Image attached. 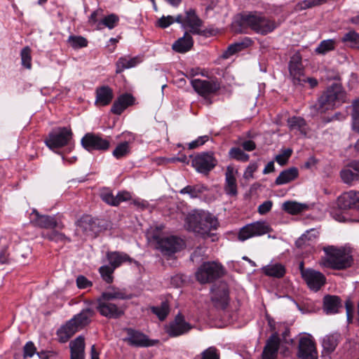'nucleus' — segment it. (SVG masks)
<instances>
[{"instance_id": "f257e3e1", "label": "nucleus", "mask_w": 359, "mask_h": 359, "mask_svg": "<svg viewBox=\"0 0 359 359\" xmlns=\"http://www.w3.org/2000/svg\"><path fill=\"white\" fill-rule=\"evenodd\" d=\"M185 224L188 230L205 236H209L212 230L217 229L218 220L210 212L194 210L187 216Z\"/></svg>"}, {"instance_id": "f03ea898", "label": "nucleus", "mask_w": 359, "mask_h": 359, "mask_svg": "<svg viewBox=\"0 0 359 359\" xmlns=\"http://www.w3.org/2000/svg\"><path fill=\"white\" fill-rule=\"evenodd\" d=\"M240 25L242 27L250 28L257 34L266 35L272 32L279 24L262 13L250 12L241 16Z\"/></svg>"}, {"instance_id": "7ed1b4c3", "label": "nucleus", "mask_w": 359, "mask_h": 359, "mask_svg": "<svg viewBox=\"0 0 359 359\" xmlns=\"http://www.w3.org/2000/svg\"><path fill=\"white\" fill-rule=\"evenodd\" d=\"M325 255L319 261L320 266L334 270H342L349 267L352 259L342 248H337L332 245L323 248Z\"/></svg>"}, {"instance_id": "20e7f679", "label": "nucleus", "mask_w": 359, "mask_h": 359, "mask_svg": "<svg viewBox=\"0 0 359 359\" xmlns=\"http://www.w3.org/2000/svg\"><path fill=\"white\" fill-rule=\"evenodd\" d=\"M346 102V93L340 83H333L320 95L316 104L319 112L323 113L334 106Z\"/></svg>"}, {"instance_id": "39448f33", "label": "nucleus", "mask_w": 359, "mask_h": 359, "mask_svg": "<svg viewBox=\"0 0 359 359\" xmlns=\"http://www.w3.org/2000/svg\"><path fill=\"white\" fill-rule=\"evenodd\" d=\"M224 273L225 269L220 263L205 262L198 268L195 276L201 284H206L219 279Z\"/></svg>"}, {"instance_id": "423d86ee", "label": "nucleus", "mask_w": 359, "mask_h": 359, "mask_svg": "<svg viewBox=\"0 0 359 359\" xmlns=\"http://www.w3.org/2000/svg\"><path fill=\"white\" fill-rule=\"evenodd\" d=\"M191 85L199 95L208 100V104H212V101L208 99L209 97L216 95L221 88V83L217 79L210 80L194 79L191 80Z\"/></svg>"}, {"instance_id": "0eeeda50", "label": "nucleus", "mask_w": 359, "mask_h": 359, "mask_svg": "<svg viewBox=\"0 0 359 359\" xmlns=\"http://www.w3.org/2000/svg\"><path fill=\"white\" fill-rule=\"evenodd\" d=\"M272 231L271 226L265 221L248 224L240 229L238 239L245 241L253 237L262 236Z\"/></svg>"}, {"instance_id": "6e6552de", "label": "nucleus", "mask_w": 359, "mask_h": 359, "mask_svg": "<svg viewBox=\"0 0 359 359\" xmlns=\"http://www.w3.org/2000/svg\"><path fill=\"white\" fill-rule=\"evenodd\" d=\"M217 164V160L212 151L197 154L191 161L195 170L204 175H208Z\"/></svg>"}, {"instance_id": "1a4fd4ad", "label": "nucleus", "mask_w": 359, "mask_h": 359, "mask_svg": "<svg viewBox=\"0 0 359 359\" xmlns=\"http://www.w3.org/2000/svg\"><path fill=\"white\" fill-rule=\"evenodd\" d=\"M72 136L73 133L71 128L67 127L58 128L49 133L45 143L50 149H59L67 145Z\"/></svg>"}, {"instance_id": "9d476101", "label": "nucleus", "mask_w": 359, "mask_h": 359, "mask_svg": "<svg viewBox=\"0 0 359 359\" xmlns=\"http://www.w3.org/2000/svg\"><path fill=\"white\" fill-rule=\"evenodd\" d=\"M153 238L157 243L156 248L164 255H172L181 250L184 245L183 240L175 236L161 237L155 235Z\"/></svg>"}, {"instance_id": "9b49d317", "label": "nucleus", "mask_w": 359, "mask_h": 359, "mask_svg": "<svg viewBox=\"0 0 359 359\" xmlns=\"http://www.w3.org/2000/svg\"><path fill=\"white\" fill-rule=\"evenodd\" d=\"M302 60L301 54L295 53L290 57L288 64L290 78L294 86H302L306 83V76Z\"/></svg>"}, {"instance_id": "f8f14e48", "label": "nucleus", "mask_w": 359, "mask_h": 359, "mask_svg": "<svg viewBox=\"0 0 359 359\" xmlns=\"http://www.w3.org/2000/svg\"><path fill=\"white\" fill-rule=\"evenodd\" d=\"M193 327V325L185 320L184 316L179 313L174 320L165 327V332L170 337H177L187 334Z\"/></svg>"}, {"instance_id": "ddd939ff", "label": "nucleus", "mask_w": 359, "mask_h": 359, "mask_svg": "<svg viewBox=\"0 0 359 359\" xmlns=\"http://www.w3.org/2000/svg\"><path fill=\"white\" fill-rule=\"evenodd\" d=\"M82 147L88 151H107L109 149L110 142L102 138L100 135L93 133H86L81 140Z\"/></svg>"}, {"instance_id": "4468645a", "label": "nucleus", "mask_w": 359, "mask_h": 359, "mask_svg": "<svg viewBox=\"0 0 359 359\" xmlns=\"http://www.w3.org/2000/svg\"><path fill=\"white\" fill-rule=\"evenodd\" d=\"M127 337L123 341L135 347H149L156 345L158 340L149 339L144 333L133 328H126Z\"/></svg>"}, {"instance_id": "2eb2a0df", "label": "nucleus", "mask_w": 359, "mask_h": 359, "mask_svg": "<svg viewBox=\"0 0 359 359\" xmlns=\"http://www.w3.org/2000/svg\"><path fill=\"white\" fill-rule=\"evenodd\" d=\"M101 296L97 299V309L100 313L108 318H118L124 314V307L118 306Z\"/></svg>"}, {"instance_id": "dca6fc26", "label": "nucleus", "mask_w": 359, "mask_h": 359, "mask_svg": "<svg viewBox=\"0 0 359 359\" xmlns=\"http://www.w3.org/2000/svg\"><path fill=\"white\" fill-rule=\"evenodd\" d=\"M297 356L300 359H318L316 344L311 336L299 339Z\"/></svg>"}, {"instance_id": "f3484780", "label": "nucleus", "mask_w": 359, "mask_h": 359, "mask_svg": "<svg viewBox=\"0 0 359 359\" xmlns=\"http://www.w3.org/2000/svg\"><path fill=\"white\" fill-rule=\"evenodd\" d=\"M31 215V222L36 226L43 229L64 228V224L61 222H57L54 216L40 215L36 210L32 211Z\"/></svg>"}, {"instance_id": "a211bd4d", "label": "nucleus", "mask_w": 359, "mask_h": 359, "mask_svg": "<svg viewBox=\"0 0 359 359\" xmlns=\"http://www.w3.org/2000/svg\"><path fill=\"white\" fill-rule=\"evenodd\" d=\"M211 300L215 306L224 309L229 302V287L225 282L214 285L211 288Z\"/></svg>"}, {"instance_id": "6ab92c4d", "label": "nucleus", "mask_w": 359, "mask_h": 359, "mask_svg": "<svg viewBox=\"0 0 359 359\" xmlns=\"http://www.w3.org/2000/svg\"><path fill=\"white\" fill-rule=\"evenodd\" d=\"M303 279L309 288L313 291H318L326 283L323 273L313 269H307L303 273Z\"/></svg>"}, {"instance_id": "aec40b11", "label": "nucleus", "mask_w": 359, "mask_h": 359, "mask_svg": "<svg viewBox=\"0 0 359 359\" xmlns=\"http://www.w3.org/2000/svg\"><path fill=\"white\" fill-rule=\"evenodd\" d=\"M185 13L186 16L184 19L183 27L189 28V32L191 34H203V32L201 29L203 21L196 15L195 10L190 8Z\"/></svg>"}, {"instance_id": "412c9836", "label": "nucleus", "mask_w": 359, "mask_h": 359, "mask_svg": "<svg viewBox=\"0 0 359 359\" xmlns=\"http://www.w3.org/2000/svg\"><path fill=\"white\" fill-rule=\"evenodd\" d=\"M237 173L238 170L235 169L233 165H229L226 167L224 190L226 194L231 196H236L238 194V186L236 177Z\"/></svg>"}, {"instance_id": "4be33fe9", "label": "nucleus", "mask_w": 359, "mask_h": 359, "mask_svg": "<svg viewBox=\"0 0 359 359\" xmlns=\"http://www.w3.org/2000/svg\"><path fill=\"white\" fill-rule=\"evenodd\" d=\"M100 195L104 202L112 206H117L121 202L127 201L131 198L130 194L128 191H121L114 196L112 191L107 188L102 189Z\"/></svg>"}, {"instance_id": "5701e85b", "label": "nucleus", "mask_w": 359, "mask_h": 359, "mask_svg": "<svg viewBox=\"0 0 359 359\" xmlns=\"http://www.w3.org/2000/svg\"><path fill=\"white\" fill-rule=\"evenodd\" d=\"M280 346L278 334L275 332L266 341L262 352V359H276Z\"/></svg>"}, {"instance_id": "b1692460", "label": "nucleus", "mask_w": 359, "mask_h": 359, "mask_svg": "<svg viewBox=\"0 0 359 359\" xmlns=\"http://www.w3.org/2000/svg\"><path fill=\"white\" fill-rule=\"evenodd\" d=\"M338 205L341 208H359V191H350L338 198Z\"/></svg>"}, {"instance_id": "393cba45", "label": "nucleus", "mask_w": 359, "mask_h": 359, "mask_svg": "<svg viewBox=\"0 0 359 359\" xmlns=\"http://www.w3.org/2000/svg\"><path fill=\"white\" fill-rule=\"evenodd\" d=\"M135 102V97L129 93H124L118 97L111 108V113L120 115L128 107Z\"/></svg>"}, {"instance_id": "a878e982", "label": "nucleus", "mask_w": 359, "mask_h": 359, "mask_svg": "<svg viewBox=\"0 0 359 359\" xmlns=\"http://www.w3.org/2000/svg\"><path fill=\"white\" fill-rule=\"evenodd\" d=\"M95 95V104L100 107L109 104L114 98L113 90L108 86H102L97 88Z\"/></svg>"}, {"instance_id": "bb28decb", "label": "nucleus", "mask_w": 359, "mask_h": 359, "mask_svg": "<svg viewBox=\"0 0 359 359\" xmlns=\"http://www.w3.org/2000/svg\"><path fill=\"white\" fill-rule=\"evenodd\" d=\"M70 359H85V339L83 336L77 337L69 344Z\"/></svg>"}, {"instance_id": "cd10ccee", "label": "nucleus", "mask_w": 359, "mask_h": 359, "mask_svg": "<svg viewBox=\"0 0 359 359\" xmlns=\"http://www.w3.org/2000/svg\"><path fill=\"white\" fill-rule=\"evenodd\" d=\"M80 328L72 318L67 323L62 325L57 332V334L61 342H66L71 338Z\"/></svg>"}, {"instance_id": "c85d7f7f", "label": "nucleus", "mask_w": 359, "mask_h": 359, "mask_svg": "<svg viewBox=\"0 0 359 359\" xmlns=\"http://www.w3.org/2000/svg\"><path fill=\"white\" fill-rule=\"evenodd\" d=\"M342 307L341 299L334 295H326L323 299V309L327 314L338 313Z\"/></svg>"}, {"instance_id": "c756f323", "label": "nucleus", "mask_w": 359, "mask_h": 359, "mask_svg": "<svg viewBox=\"0 0 359 359\" xmlns=\"http://www.w3.org/2000/svg\"><path fill=\"white\" fill-rule=\"evenodd\" d=\"M102 297L105 299H130L133 294L127 292L124 288H118L111 287H109L106 292H102Z\"/></svg>"}, {"instance_id": "7c9ffc66", "label": "nucleus", "mask_w": 359, "mask_h": 359, "mask_svg": "<svg viewBox=\"0 0 359 359\" xmlns=\"http://www.w3.org/2000/svg\"><path fill=\"white\" fill-rule=\"evenodd\" d=\"M194 41L189 32H186L184 36L177 39L172 44V49L180 53L189 51L193 46Z\"/></svg>"}, {"instance_id": "2f4dec72", "label": "nucleus", "mask_w": 359, "mask_h": 359, "mask_svg": "<svg viewBox=\"0 0 359 359\" xmlns=\"http://www.w3.org/2000/svg\"><path fill=\"white\" fill-rule=\"evenodd\" d=\"M107 258L109 264L114 269L120 266L123 263L131 262L133 259L126 253L120 252H109L107 254Z\"/></svg>"}, {"instance_id": "473e14b6", "label": "nucleus", "mask_w": 359, "mask_h": 359, "mask_svg": "<svg viewBox=\"0 0 359 359\" xmlns=\"http://www.w3.org/2000/svg\"><path fill=\"white\" fill-rule=\"evenodd\" d=\"M299 176V170L295 167H292L288 169H285L280 172L279 175L275 180L276 185H282L287 184L292 181L296 180Z\"/></svg>"}, {"instance_id": "72a5a7b5", "label": "nucleus", "mask_w": 359, "mask_h": 359, "mask_svg": "<svg viewBox=\"0 0 359 359\" xmlns=\"http://www.w3.org/2000/svg\"><path fill=\"white\" fill-rule=\"evenodd\" d=\"M316 238V234L314 230L307 231L306 233L303 234L296 241L295 245L299 249L309 251L312 248L313 241Z\"/></svg>"}, {"instance_id": "f704fd0d", "label": "nucleus", "mask_w": 359, "mask_h": 359, "mask_svg": "<svg viewBox=\"0 0 359 359\" xmlns=\"http://www.w3.org/2000/svg\"><path fill=\"white\" fill-rule=\"evenodd\" d=\"M252 41L248 37H245L241 41L231 44L223 53L224 58H229L235 53L250 47L252 44Z\"/></svg>"}, {"instance_id": "c9c22d12", "label": "nucleus", "mask_w": 359, "mask_h": 359, "mask_svg": "<svg viewBox=\"0 0 359 359\" xmlns=\"http://www.w3.org/2000/svg\"><path fill=\"white\" fill-rule=\"evenodd\" d=\"M340 339L341 335L338 332L329 334L325 336L322 341L324 351L328 353L333 352L337 346Z\"/></svg>"}, {"instance_id": "e433bc0d", "label": "nucleus", "mask_w": 359, "mask_h": 359, "mask_svg": "<svg viewBox=\"0 0 359 359\" xmlns=\"http://www.w3.org/2000/svg\"><path fill=\"white\" fill-rule=\"evenodd\" d=\"M140 62L138 57H130L124 56L120 57L116 63V73L120 74L126 69L135 67Z\"/></svg>"}, {"instance_id": "4c0bfd02", "label": "nucleus", "mask_w": 359, "mask_h": 359, "mask_svg": "<svg viewBox=\"0 0 359 359\" xmlns=\"http://www.w3.org/2000/svg\"><path fill=\"white\" fill-rule=\"evenodd\" d=\"M95 311L90 308L83 309L79 313L75 315L72 319L80 329L88 325L91 321V318L94 316Z\"/></svg>"}, {"instance_id": "58836bf2", "label": "nucleus", "mask_w": 359, "mask_h": 359, "mask_svg": "<svg viewBox=\"0 0 359 359\" xmlns=\"http://www.w3.org/2000/svg\"><path fill=\"white\" fill-rule=\"evenodd\" d=\"M347 47L359 50V33L353 29H351L344 34L341 39Z\"/></svg>"}, {"instance_id": "ea45409f", "label": "nucleus", "mask_w": 359, "mask_h": 359, "mask_svg": "<svg viewBox=\"0 0 359 359\" xmlns=\"http://www.w3.org/2000/svg\"><path fill=\"white\" fill-rule=\"evenodd\" d=\"M264 273L268 276L282 278L285 273V269L281 264H269L262 268Z\"/></svg>"}, {"instance_id": "a19ab883", "label": "nucleus", "mask_w": 359, "mask_h": 359, "mask_svg": "<svg viewBox=\"0 0 359 359\" xmlns=\"http://www.w3.org/2000/svg\"><path fill=\"white\" fill-rule=\"evenodd\" d=\"M208 188L204 184L188 185L180 191V194H188L191 198H198L201 194L207 191Z\"/></svg>"}, {"instance_id": "79ce46f5", "label": "nucleus", "mask_w": 359, "mask_h": 359, "mask_svg": "<svg viewBox=\"0 0 359 359\" xmlns=\"http://www.w3.org/2000/svg\"><path fill=\"white\" fill-rule=\"evenodd\" d=\"M307 208L308 205L306 204L296 201H286L283 204V209L291 215L300 213Z\"/></svg>"}, {"instance_id": "37998d69", "label": "nucleus", "mask_w": 359, "mask_h": 359, "mask_svg": "<svg viewBox=\"0 0 359 359\" xmlns=\"http://www.w3.org/2000/svg\"><path fill=\"white\" fill-rule=\"evenodd\" d=\"M78 227L86 234L93 235L95 233V223L88 217L82 218L78 224Z\"/></svg>"}, {"instance_id": "c03bdc74", "label": "nucleus", "mask_w": 359, "mask_h": 359, "mask_svg": "<svg viewBox=\"0 0 359 359\" xmlns=\"http://www.w3.org/2000/svg\"><path fill=\"white\" fill-rule=\"evenodd\" d=\"M229 157L240 162H247L250 156L238 147H231L229 151Z\"/></svg>"}, {"instance_id": "a18cd8bd", "label": "nucleus", "mask_w": 359, "mask_h": 359, "mask_svg": "<svg viewBox=\"0 0 359 359\" xmlns=\"http://www.w3.org/2000/svg\"><path fill=\"white\" fill-rule=\"evenodd\" d=\"M336 44L337 43L334 39L323 40L316 48L315 52L319 55H325L327 53L334 50Z\"/></svg>"}, {"instance_id": "49530a36", "label": "nucleus", "mask_w": 359, "mask_h": 359, "mask_svg": "<svg viewBox=\"0 0 359 359\" xmlns=\"http://www.w3.org/2000/svg\"><path fill=\"white\" fill-rule=\"evenodd\" d=\"M130 153L129 142L128 141L118 144L112 152L113 156L120 159L128 156Z\"/></svg>"}, {"instance_id": "de8ad7c7", "label": "nucleus", "mask_w": 359, "mask_h": 359, "mask_svg": "<svg viewBox=\"0 0 359 359\" xmlns=\"http://www.w3.org/2000/svg\"><path fill=\"white\" fill-rule=\"evenodd\" d=\"M118 17L115 14H111L106 17H104L102 20H100L97 25V28L100 29L103 26L108 27L111 29L116 27V24L118 22Z\"/></svg>"}, {"instance_id": "09e8293b", "label": "nucleus", "mask_w": 359, "mask_h": 359, "mask_svg": "<svg viewBox=\"0 0 359 359\" xmlns=\"http://www.w3.org/2000/svg\"><path fill=\"white\" fill-rule=\"evenodd\" d=\"M150 309L160 320H164L169 313V306L165 302H162L159 306H151Z\"/></svg>"}, {"instance_id": "8fccbe9b", "label": "nucleus", "mask_w": 359, "mask_h": 359, "mask_svg": "<svg viewBox=\"0 0 359 359\" xmlns=\"http://www.w3.org/2000/svg\"><path fill=\"white\" fill-rule=\"evenodd\" d=\"M287 125L290 130H299L302 131L306 126L305 120L299 116H292L287 120Z\"/></svg>"}, {"instance_id": "3c124183", "label": "nucleus", "mask_w": 359, "mask_h": 359, "mask_svg": "<svg viewBox=\"0 0 359 359\" xmlns=\"http://www.w3.org/2000/svg\"><path fill=\"white\" fill-rule=\"evenodd\" d=\"M31 53L32 50L29 46L24 47L20 52L21 64L27 69H30L32 68Z\"/></svg>"}, {"instance_id": "603ef678", "label": "nucleus", "mask_w": 359, "mask_h": 359, "mask_svg": "<svg viewBox=\"0 0 359 359\" xmlns=\"http://www.w3.org/2000/svg\"><path fill=\"white\" fill-rule=\"evenodd\" d=\"M340 175L343 182L346 184H351L359 180V174L353 172L348 167L342 170Z\"/></svg>"}, {"instance_id": "864d4df0", "label": "nucleus", "mask_w": 359, "mask_h": 359, "mask_svg": "<svg viewBox=\"0 0 359 359\" xmlns=\"http://www.w3.org/2000/svg\"><path fill=\"white\" fill-rule=\"evenodd\" d=\"M44 237L49 241H54L55 243H65L66 242H69V239L64 234L60 232H58L55 230H53L49 233H47L44 235Z\"/></svg>"}, {"instance_id": "5fc2aeb1", "label": "nucleus", "mask_w": 359, "mask_h": 359, "mask_svg": "<svg viewBox=\"0 0 359 359\" xmlns=\"http://www.w3.org/2000/svg\"><path fill=\"white\" fill-rule=\"evenodd\" d=\"M352 128L359 133V100L353 102Z\"/></svg>"}, {"instance_id": "6e6d98bb", "label": "nucleus", "mask_w": 359, "mask_h": 359, "mask_svg": "<svg viewBox=\"0 0 359 359\" xmlns=\"http://www.w3.org/2000/svg\"><path fill=\"white\" fill-rule=\"evenodd\" d=\"M68 42L75 49L84 48L88 45L87 39L81 36H70Z\"/></svg>"}, {"instance_id": "4d7b16f0", "label": "nucleus", "mask_w": 359, "mask_h": 359, "mask_svg": "<svg viewBox=\"0 0 359 359\" xmlns=\"http://www.w3.org/2000/svg\"><path fill=\"white\" fill-rule=\"evenodd\" d=\"M99 271L101 274L102 279L107 282V283H111L113 281V273L114 271V269L111 266H102L99 269Z\"/></svg>"}, {"instance_id": "13d9d810", "label": "nucleus", "mask_w": 359, "mask_h": 359, "mask_svg": "<svg viewBox=\"0 0 359 359\" xmlns=\"http://www.w3.org/2000/svg\"><path fill=\"white\" fill-rule=\"evenodd\" d=\"M292 154V149L288 148V149L282 150L281 152L276 156V158H275L276 161L279 165H284L287 163Z\"/></svg>"}, {"instance_id": "bf43d9fd", "label": "nucleus", "mask_w": 359, "mask_h": 359, "mask_svg": "<svg viewBox=\"0 0 359 359\" xmlns=\"http://www.w3.org/2000/svg\"><path fill=\"white\" fill-rule=\"evenodd\" d=\"M201 355V359H220L219 353L215 346L206 348Z\"/></svg>"}, {"instance_id": "052dcab7", "label": "nucleus", "mask_w": 359, "mask_h": 359, "mask_svg": "<svg viewBox=\"0 0 359 359\" xmlns=\"http://www.w3.org/2000/svg\"><path fill=\"white\" fill-rule=\"evenodd\" d=\"M258 165L256 163H250L243 173L244 179L249 180L254 178V172L257 170Z\"/></svg>"}, {"instance_id": "680f3d73", "label": "nucleus", "mask_w": 359, "mask_h": 359, "mask_svg": "<svg viewBox=\"0 0 359 359\" xmlns=\"http://www.w3.org/2000/svg\"><path fill=\"white\" fill-rule=\"evenodd\" d=\"M76 285L79 289H86L93 285L92 282L82 275H80L76 278Z\"/></svg>"}, {"instance_id": "e2e57ef3", "label": "nucleus", "mask_w": 359, "mask_h": 359, "mask_svg": "<svg viewBox=\"0 0 359 359\" xmlns=\"http://www.w3.org/2000/svg\"><path fill=\"white\" fill-rule=\"evenodd\" d=\"M36 352V347L33 342L28 341L26 343L23 348V356L24 358L32 357Z\"/></svg>"}, {"instance_id": "0e129e2a", "label": "nucleus", "mask_w": 359, "mask_h": 359, "mask_svg": "<svg viewBox=\"0 0 359 359\" xmlns=\"http://www.w3.org/2000/svg\"><path fill=\"white\" fill-rule=\"evenodd\" d=\"M327 0H304L300 3V6L302 9H307L310 8L318 5H320Z\"/></svg>"}, {"instance_id": "69168bd1", "label": "nucleus", "mask_w": 359, "mask_h": 359, "mask_svg": "<svg viewBox=\"0 0 359 359\" xmlns=\"http://www.w3.org/2000/svg\"><path fill=\"white\" fill-rule=\"evenodd\" d=\"M174 22V18L171 15L163 16L157 22V25L161 28H166Z\"/></svg>"}, {"instance_id": "338daca9", "label": "nucleus", "mask_w": 359, "mask_h": 359, "mask_svg": "<svg viewBox=\"0 0 359 359\" xmlns=\"http://www.w3.org/2000/svg\"><path fill=\"white\" fill-rule=\"evenodd\" d=\"M273 202L271 201H266L258 206L257 211L260 215H264L271 210Z\"/></svg>"}, {"instance_id": "774afa93", "label": "nucleus", "mask_w": 359, "mask_h": 359, "mask_svg": "<svg viewBox=\"0 0 359 359\" xmlns=\"http://www.w3.org/2000/svg\"><path fill=\"white\" fill-rule=\"evenodd\" d=\"M208 136L204 135L199 137L197 140L192 141L189 144V148L192 149L198 147V146L203 145L208 140Z\"/></svg>"}]
</instances>
